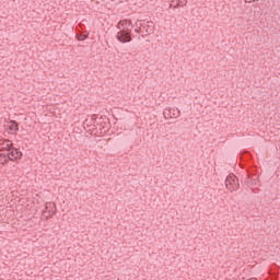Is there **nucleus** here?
I'll list each match as a JSON object with an SVG mask.
<instances>
[{
    "label": "nucleus",
    "instance_id": "obj_9",
    "mask_svg": "<svg viewBox=\"0 0 280 280\" xmlns=\"http://www.w3.org/2000/svg\"><path fill=\"white\" fill-rule=\"evenodd\" d=\"M7 128L10 130L11 135H16V132H19V122L11 120L8 122Z\"/></svg>",
    "mask_w": 280,
    "mask_h": 280
},
{
    "label": "nucleus",
    "instance_id": "obj_15",
    "mask_svg": "<svg viewBox=\"0 0 280 280\" xmlns=\"http://www.w3.org/2000/svg\"><path fill=\"white\" fill-rule=\"evenodd\" d=\"M42 218H45V220H49L50 218H54V214L43 210Z\"/></svg>",
    "mask_w": 280,
    "mask_h": 280
},
{
    "label": "nucleus",
    "instance_id": "obj_13",
    "mask_svg": "<svg viewBox=\"0 0 280 280\" xmlns=\"http://www.w3.org/2000/svg\"><path fill=\"white\" fill-rule=\"evenodd\" d=\"M101 135L102 132H108V119L106 121L101 122L100 125Z\"/></svg>",
    "mask_w": 280,
    "mask_h": 280
},
{
    "label": "nucleus",
    "instance_id": "obj_10",
    "mask_svg": "<svg viewBox=\"0 0 280 280\" xmlns=\"http://www.w3.org/2000/svg\"><path fill=\"white\" fill-rule=\"evenodd\" d=\"M187 0H172L170 8H174V10H176L177 8H185V5H187Z\"/></svg>",
    "mask_w": 280,
    "mask_h": 280
},
{
    "label": "nucleus",
    "instance_id": "obj_5",
    "mask_svg": "<svg viewBox=\"0 0 280 280\" xmlns=\"http://www.w3.org/2000/svg\"><path fill=\"white\" fill-rule=\"evenodd\" d=\"M164 119H173L180 117V109L174 107V108H165L163 110Z\"/></svg>",
    "mask_w": 280,
    "mask_h": 280
},
{
    "label": "nucleus",
    "instance_id": "obj_16",
    "mask_svg": "<svg viewBox=\"0 0 280 280\" xmlns=\"http://www.w3.org/2000/svg\"><path fill=\"white\" fill-rule=\"evenodd\" d=\"M135 32L136 34H141V30L139 28V26H136Z\"/></svg>",
    "mask_w": 280,
    "mask_h": 280
},
{
    "label": "nucleus",
    "instance_id": "obj_18",
    "mask_svg": "<svg viewBox=\"0 0 280 280\" xmlns=\"http://www.w3.org/2000/svg\"><path fill=\"white\" fill-rule=\"evenodd\" d=\"M252 280H257V279L253 278Z\"/></svg>",
    "mask_w": 280,
    "mask_h": 280
},
{
    "label": "nucleus",
    "instance_id": "obj_12",
    "mask_svg": "<svg viewBox=\"0 0 280 280\" xmlns=\"http://www.w3.org/2000/svg\"><path fill=\"white\" fill-rule=\"evenodd\" d=\"M9 161H10V158H8V154H5V153L0 154V164L1 165H8Z\"/></svg>",
    "mask_w": 280,
    "mask_h": 280
},
{
    "label": "nucleus",
    "instance_id": "obj_8",
    "mask_svg": "<svg viewBox=\"0 0 280 280\" xmlns=\"http://www.w3.org/2000/svg\"><path fill=\"white\" fill-rule=\"evenodd\" d=\"M119 25H121L122 31L125 32H131L135 28V25H132V21L130 20H122L119 22Z\"/></svg>",
    "mask_w": 280,
    "mask_h": 280
},
{
    "label": "nucleus",
    "instance_id": "obj_6",
    "mask_svg": "<svg viewBox=\"0 0 280 280\" xmlns=\"http://www.w3.org/2000/svg\"><path fill=\"white\" fill-rule=\"evenodd\" d=\"M9 161H19L21 156H23V153L19 151V149H15L14 147H11V150L7 154Z\"/></svg>",
    "mask_w": 280,
    "mask_h": 280
},
{
    "label": "nucleus",
    "instance_id": "obj_14",
    "mask_svg": "<svg viewBox=\"0 0 280 280\" xmlns=\"http://www.w3.org/2000/svg\"><path fill=\"white\" fill-rule=\"evenodd\" d=\"M75 36L78 40H86V38H89V33L86 34L79 33Z\"/></svg>",
    "mask_w": 280,
    "mask_h": 280
},
{
    "label": "nucleus",
    "instance_id": "obj_3",
    "mask_svg": "<svg viewBox=\"0 0 280 280\" xmlns=\"http://www.w3.org/2000/svg\"><path fill=\"white\" fill-rule=\"evenodd\" d=\"M100 126V122H97V117L95 115L91 116V118H88L83 121V128L88 132H93L95 128Z\"/></svg>",
    "mask_w": 280,
    "mask_h": 280
},
{
    "label": "nucleus",
    "instance_id": "obj_2",
    "mask_svg": "<svg viewBox=\"0 0 280 280\" xmlns=\"http://www.w3.org/2000/svg\"><path fill=\"white\" fill-rule=\"evenodd\" d=\"M225 187L229 191H237L240 189V180L235 174H230L225 178Z\"/></svg>",
    "mask_w": 280,
    "mask_h": 280
},
{
    "label": "nucleus",
    "instance_id": "obj_11",
    "mask_svg": "<svg viewBox=\"0 0 280 280\" xmlns=\"http://www.w3.org/2000/svg\"><path fill=\"white\" fill-rule=\"evenodd\" d=\"M43 211H46L47 213L54 215L56 213V203L47 202Z\"/></svg>",
    "mask_w": 280,
    "mask_h": 280
},
{
    "label": "nucleus",
    "instance_id": "obj_17",
    "mask_svg": "<svg viewBox=\"0 0 280 280\" xmlns=\"http://www.w3.org/2000/svg\"><path fill=\"white\" fill-rule=\"evenodd\" d=\"M254 0H245L246 3H252Z\"/></svg>",
    "mask_w": 280,
    "mask_h": 280
},
{
    "label": "nucleus",
    "instance_id": "obj_19",
    "mask_svg": "<svg viewBox=\"0 0 280 280\" xmlns=\"http://www.w3.org/2000/svg\"><path fill=\"white\" fill-rule=\"evenodd\" d=\"M254 1H259V0H254Z\"/></svg>",
    "mask_w": 280,
    "mask_h": 280
},
{
    "label": "nucleus",
    "instance_id": "obj_1",
    "mask_svg": "<svg viewBox=\"0 0 280 280\" xmlns=\"http://www.w3.org/2000/svg\"><path fill=\"white\" fill-rule=\"evenodd\" d=\"M135 27H139L142 38L143 36H150V34H154V22L152 21L138 20L135 23Z\"/></svg>",
    "mask_w": 280,
    "mask_h": 280
},
{
    "label": "nucleus",
    "instance_id": "obj_7",
    "mask_svg": "<svg viewBox=\"0 0 280 280\" xmlns=\"http://www.w3.org/2000/svg\"><path fill=\"white\" fill-rule=\"evenodd\" d=\"M12 145L13 143L10 139H0V150L10 152L12 150Z\"/></svg>",
    "mask_w": 280,
    "mask_h": 280
},
{
    "label": "nucleus",
    "instance_id": "obj_4",
    "mask_svg": "<svg viewBox=\"0 0 280 280\" xmlns=\"http://www.w3.org/2000/svg\"><path fill=\"white\" fill-rule=\"evenodd\" d=\"M116 40H118L119 43H122V44L131 43V40H132V33L129 32V31L120 30L116 34Z\"/></svg>",
    "mask_w": 280,
    "mask_h": 280
}]
</instances>
